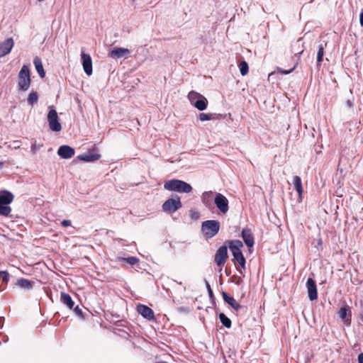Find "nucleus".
I'll return each instance as SVG.
<instances>
[{
	"label": "nucleus",
	"instance_id": "nucleus-1",
	"mask_svg": "<svg viewBox=\"0 0 363 363\" xmlns=\"http://www.w3.org/2000/svg\"><path fill=\"white\" fill-rule=\"evenodd\" d=\"M164 187L168 191L179 193H189L192 190V186L189 184L179 179H171L166 182Z\"/></svg>",
	"mask_w": 363,
	"mask_h": 363
},
{
	"label": "nucleus",
	"instance_id": "nucleus-2",
	"mask_svg": "<svg viewBox=\"0 0 363 363\" xmlns=\"http://www.w3.org/2000/svg\"><path fill=\"white\" fill-rule=\"evenodd\" d=\"M220 223L216 220H208L201 224V231L206 239L213 238L220 230Z\"/></svg>",
	"mask_w": 363,
	"mask_h": 363
},
{
	"label": "nucleus",
	"instance_id": "nucleus-3",
	"mask_svg": "<svg viewBox=\"0 0 363 363\" xmlns=\"http://www.w3.org/2000/svg\"><path fill=\"white\" fill-rule=\"evenodd\" d=\"M14 196L8 191H4L0 194V215L9 216L11 212L9 204L13 201Z\"/></svg>",
	"mask_w": 363,
	"mask_h": 363
},
{
	"label": "nucleus",
	"instance_id": "nucleus-4",
	"mask_svg": "<svg viewBox=\"0 0 363 363\" xmlns=\"http://www.w3.org/2000/svg\"><path fill=\"white\" fill-rule=\"evenodd\" d=\"M18 85L20 90L27 91L30 86V70L27 65H23L18 73Z\"/></svg>",
	"mask_w": 363,
	"mask_h": 363
},
{
	"label": "nucleus",
	"instance_id": "nucleus-5",
	"mask_svg": "<svg viewBox=\"0 0 363 363\" xmlns=\"http://www.w3.org/2000/svg\"><path fill=\"white\" fill-rule=\"evenodd\" d=\"M47 120L49 128L52 131L60 132L62 130V125L59 121L57 112L53 106H49Z\"/></svg>",
	"mask_w": 363,
	"mask_h": 363
},
{
	"label": "nucleus",
	"instance_id": "nucleus-6",
	"mask_svg": "<svg viewBox=\"0 0 363 363\" xmlns=\"http://www.w3.org/2000/svg\"><path fill=\"white\" fill-rule=\"evenodd\" d=\"M182 208V203L179 197L167 199L162 204V210L164 212L172 213Z\"/></svg>",
	"mask_w": 363,
	"mask_h": 363
},
{
	"label": "nucleus",
	"instance_id": "nucleus-7",
	"mask_svg": "<svg viewBox=\"0 0 363 363\" xmlns=\"http://www.w3.org/2000/svg\"><path fill=\"white\" fill-rule=\"evenodd\" d=\"M214 203L219 211L225 214L229 210L228 200L220 193H216L214 197Z\"/></svg>",
	"mask_w": 363,
	"mask_h": 363
},
{
	"label": "nucleus",
	"instance_id": "nucleus-8",
	"mask_svg": "<svg viewBox=\"0 0 363 363\" xmlns=\"http://www.w3.org/2000/svg\"><path fill=\"white\" fill-rule=\"evenodd\" d=\"M306 286L308 291V298L311 301L316 300L318 298V292L315 281L312 278H308L306 281Z\"/></svg>",
	"mask_w": 363,
	"mask_h": 363
},
{
	"label": "nucleus",
	"instance_id": "nucleus-9",
	"mask_svg": "<svg viewBox=\"0 0 363 363\" xmlns=\"http://www.w3.org/2000/svg\"><path fill=\"white\" fill-rule=\"evenodd\" d=\"M228 256V249L227 247L225 245L221 246L218 248L217 250L216 255H215V262L218 266H222L224 264L225 259Z\"/></svg>",
	"mask_w": 363,
	"mask_h": 363
},
{
	"label": "nucleus",
	"instance_id": "nucleus-10",
	"mask_svg": "<svg viewBox=\"0 0 363 363\" xmlns=\"http://www.w3.org/2000/svg\"><path fill=\"white\" fill-rule=\"evenodd\" d=\"M81 58L84 72L87 75H91L92 74V60L91 56L89 54L82 52Z\"/></svg>",
	"mask_w": 363,
	"mask_h": 363
},
{
	"label": "nucleus",
	"instance_id": "nucleus-11",
	"mask_svg": "<svg viewBox=\"0 0 363 363\" xmlns=\"http://www.w3.org/2000/svg\"><path fill=\"white\" fill-rule=\"evenodd\" d=\"M13 45L14 42L11 38H7L4 41L1 42L0 43V57H4L10 53Z\"/></svg>",
	"mask_w": 363,
	"mask_h": 363
},
{
	"label": "nucleus",
	"instance_id": "nucleus-12",
	"mask_svg": "<svg viewBox=\"0 0 363 363\" xmlns=\"http://www.w3.org/2000/svg\"><path fill=\"white\" fill-rule=\"evenodd\" d=\"M74 149L69 145H62L57 150L58 155L62 159H69L74 155Z\"/></svg>",
	"mask_w": 363,
	"mask_h": 363
},
{
	"label": "nucleus",
	"instance_id": "nucleus-13",
	"mask_svg": "<svg viewBox=\"0 0 363 363\" xmlns=\"http://www.w3.org/2000/svg\"><path fill=\"white\" fill-rule=\"evenodd\" d=\"M130 54V50L128 48H116L113 49L110 53L109 56L113 59H119L121 57L128 58Z\"/></svg>",
	"mask_w": 363,
	"mask_h": 363
},
{
	"label": "nucleus",
	"instance_id": "nucleus-14",
	"mask_svg": "<svg viewBox=\"0 0 363 363\" xmlns=\"http://www.w3.org/2000/svg\"><path fill=\"white\" fill-rule=\"evenodd\" d=\"M137 311L139 314L147 320H152L154 318L153 311L145 305H138L137 306Z\"/></svg>",
	"mask_w": 363,
	"mask_h": 363
},
{
	"label": "nucleus",
	"instance_id": "nucleus-15",
	"mask_svg": "<svg viewBox=\"0 0 363 363\" xmlns=\"http://www.w3.org/2000/svg\"><path fill=\"white\" fill-rule=\"evenodd\" d=\"M242 238L248 247H253L255 244L254 236L249 228H243L242 230Z\"/></svg>",
	"mask_w": 363,
	"mask_h": 363
},
{
	"label": "nucleus",
	"instance_id": "nucleus-16",
	"mask_svg": "<svg viewBox=\"0 0 363 363\" xmlns=\"http://www.w3.org/2000/svg\"><path fill=\"white\" fill-rule=\"evenodd\" d=\"M101 157V155L89 152L87 153L80 155L77 157L79 160L84 161L86 162H91L98 160Z\"/></svg>",
	"mask_w": 363,
	"mask_h": 363
},
{
	"label": "nucleus",
	"instance_id": "nucleus-17",
	"mask_svg": "<svg viewBox=\"0 0 363 363\" xmlns=\"http://www.w3.org/2000/svg\"><path fill=\"white\" fill-rule=\"evenodd\" d=\"M202 203L207 208H210L212 205L213 198V192L212 191H205L202 194L201 197Z\"/></svg>",
	"mask_w": 363,
	"mask_h": 363
},
{
	"label": "nucleus",
	"instance_id": "nucleus-18",
	"mask_svg": "<svg viewBox=\"0 0 363 363\" xmlns=\"http://www.w3.org/2000/svg\"><path fill=\"white\" fill-rule=\"evenodd\" d=\"M224 301L228 303L233 309L238 311L241 308V305L232 296H228L225 292L222 294Z\"/></svg>",
	"mask_w": 363,
	"mask_h": 363
},
{
	"label": "nucleus",
	"instance_id": "nucleus-19",
	"mask_svg": "<svg viewBox=\"0 0 363 363\" xmlns=\"http://www.w3.org/2000/svg\"><path fill=\"white\" fill-rule=\"evenodd\" d=\"M34 284L33 281H31L27 279L21 278L17 280L16 285L23 289L30 290L33 288Z\"/></svg>",
	"mask_w": 363,
	"mask_h": 363
},
{
	"label": "nucleus",
	"instance_id": "nucleus-20",
	"mask_svg": "<svg viewBox=\"0 0 363 363\" xmlns=\"http://www.w3.org/2000/svg\"><path fill=\"white\" fill-rule=\"evenodd\" d=\"M60 301L63 304L67 306L69 309L73 308L74 302L73 301L72 297L69 294H67L65 292H62L61 295H60Z\"/></svg>",
	"mask_w": 363,
	"mask_h": 363
},
{
	"label": "nucleus",
	"instance_id": "nucleus-21",
	"mask_svg": "<svg viewBox=\"0 0 363 363\" xmlns=\"http://www.w3.org/2000/svg\"><path fill=\"white\" fill-rule=\"evenodd\" d=\"M33 64L35 65V69L39 74L40 77L41 78H43L45 77V72L43 69V66L42 63V60L40 57H35L33 60Z\"/></svg>",
	"mask_w": 363,
	"mask_h": 363
},
{
	"label": "nucleus",
	"instance_id": "nucleus-22",
	"mask_svg": "<svg viewBox=\"0 0 363 363\" xmlns=\"http://www.w3.org/2000/svg\"><path fill=\"white\" fill-rule=\"evenodd\" d=\"M199 98V99L195 101L194 106L199 111H203L207 108L208 101L203 95H201Z\"/></svg>",
	"mask_w": 363,
	"mask_h": 363
},
{
	"label": "nucleus",
	"instance_id": "nucleus-23",
	"mask_svg": "<svg viewBox=\"0 0 363 363\" xmlns=\"http://www.w3.org/2000/svg\"><path fill=\"white\" fill-rule=\"evenodd\" d=\"M233 260L237 262L239 265L241 267L242 269H238L239 272L242 274V270H245V259L242 255V253H240L237 255H235L233 257Z\"/></svg>",
	"mask_w": 363,
	"mask_h": 363
},
{
	"label": "nucleus",
	"instance_id": "nucleus-24",
	"mask_svg": "<svg viewBox=\"0 0 363 363\" xmlns=\"http://www.w3.org/2000/svg\"><path fill=\"white\" fill-rule=\"evenodd\" d=\"M293 183L294 185V188L296 190L297 193L298 194L299 196H301L303 189L302 186L301 177L298 176L294 177Z\"/></svg>",
	"mask_w": 363,
	"mask_h": 363
},
{
	"label": "nucleus",
	"instance_id": "nucleus-25",
	"mask_svg": "<svg viewBox=\"0 0 363 363\" xmlns=\"http://www.w3.org/2000/svg\"><path fill=\"white\" fill-rule=\"evenodd\" d=\"M201 94L196 92V91H191L189 94H188V99L189 100L192 106H194V103L195 101H196V100L199 99L201 97Z\"/></svg>",
	"mask_w": 363,
	"mask_h": 363
},
{
	"label": "nucleus",
	"instance_id": "nucleus-26",
	"mask_svg": "<svg viewBox=\"0 0 363 363\" xmlns=\"http://www.w3.org/2000/svg\"><path fill=\"white\" fill-rule=\"evenodd\" d=\"M219 319L225 328H230L231 327V320L224 313L219 314Z\"/></svg>",
	"mask_w": 363,
	"mask_h": 363
},
{
	"label": "nucleus",
	"instance_id": "nucleus-27",
	"mask_svg": "<svg viewBox=\"0 0 363 363\" xmlns=\"http://www.w3.org/2000/svg\"><path fill=\"white\" fill-rule=\"evenodd\" d=\"M38 100V94L36 91H31L28 97V103L33 106V104H36Z\"/></svg>",
	"mask_w": 363,
	"mask_h": 363
},
{
	"label": "nucleus",
	"instance_id": "nucleus-28",
	"mask_svg": "<svg viewBox=\"0 0 363 363\" xmlns=\"http://www.w3.org/2000/svg\"><path fill=\"white\" fill-rule=\"evenodd\" d=\"M240 72L242 76L246 75L248 73L249 67L248 64L245 61H242L239 65Z\"/></svg>",
	"mask_w": 363,
	"mask_h": 363
},
{
	"label": "nucleus",
	"instance_id": "nucleus-29",
	"mask_svg": "<svg viewBox=\"0 0 363 363\" xmlns=\"http://www.w3.org/2000/svg\"><path fill=\"white\" fill-rule=\"evenodd\" d=\"M242 247V242L238 240H232L229 242V248H235L240 250Z\"/></svg>",
	"mask_w": 363,
	"mask_h": 363
},
{
	"label": "nucleus",
	"instance_id": "nucleus-30",
	"mask_svg": "<svg viewBox=\"0 0 363 363\" xmlns=\"http://www.w3.org/2000/svg\"><path fill=\"white\" fill-rule=\"evenodd\" d=\"M118 259L125 261L130 265H134L137 264L139 261V259L135 257H129L127 258L118 257Z\"/></svg>",
	"mask_w": 363,
	"mask_h": 363
},
{
	"label": "nucleus",
	"instance_id": "nucleus-31",
	"mask_svg": "<svg viewBox=\"0 0 363 363\" xmlns=\"http://www.w3.org/2000/svg\"><path fill=\"white\" fill-rule=\"evenodd\" d=\"M199 120L201 121H210L214 118L213 113H201L199 116Z\"/></svg>",
	"mask_w": 363,
	"mask_h": 363
},
{
	"label": "nucleus",
	"instance_id": "nucleus-32",
	"mask_svg": "<svg viewBox=\"0 0 363 363\" xmlns=\"http://www.w3.org/2000/svg\"><path fill=\"white\" fill-rule=\"evenodd\" d=\"M324 55V48L322 45L319 47L318 54H317V61L318 64H320L323 62V57Z\"/></svg>",
	"mask_w": 363,
	"mask_h": 363
},
{
	"label": "nucleus",
	"instance_id": "nucleus-33",
	"mask_svg": "<svg viewBox=\"0 0 363 363\" xmlns=\"http://www.w3.org/2000/svg\"><path fill=\"white\" fill-rule=\"evenodd\" d=\"M347 311H348V309L347 307H341L339 312H338V314H339V316L340 318L342 319V320H345L346 319V317H347Z\"/></svg>",
	"mask_w": 363,
	"mask_h": 363
},
{
	"label": "nucleus",
	"instance_id": "nucleus-34",
	"mask_svg": "<svg viewBox=\"0 0 363 363\" xmlns=\"http://www.w3.org/2000/svg\"><path fill=\"white\" fill-rule=\"evenodd\" d=\"M0 279H1L3 282L7 283L9 279V274L6 272L1 271L0 272Z\"/></svg>",
	"mask_w": 363,
	"mask_h": 363
},
{
	"label": "nucleus",
	"instance_id": "nucleus-35",
	"mask_svg": "<svg viewBox=\"0 0 363 363\" xmlns=\"http://www.w3.org/2000/svg\"><path fill=\"white\" fill-rule=\"evenodd\" d=\"M190 217L192 219L196 220V219H198L200 217V214H199V212H197V211H196L194 210H191L190 211Z\"/></svg>",
	"mask_w": 363,
	"mask_h": 363
},
{
	"label": "nucleus",
	"instance_id": "nucleus-36",
	"mask_svg": "<svg viewBox=\"0 0 363 363\" xmlns=\"http://www.w3.org/2000/svg\"><path fill=\"white\" fill-rule=\"evenodd\" d=\"M42 147L40 145H37L35 143H33L31 145V151L33 154H35L36 152Z\"/></svg>",
	"mask_w": 363,
	"mask_h": 363
},
{
	"label": "nucleus",
	"instance_id": "nucleus-37",
	"mask_svg": "<svg viewBox=\"0 0 363 363\" xmlns=\"http://www.w3.org/2000/svg\"><path fill=\"white\" fill-rule=\"evenodd\" d=\"M74 313L79 316V317H82V309L79 307V306H77L74 308Z\"/></svg>",
	"mask_w": 363,
	"mask_h": 363
},
{
	"label": "nucleus",
	"instance_id": "nucleus-38",
	"mask_svg": "<svg viewBox=\"0 0 363 363\" xmlns=\"http://www.w3.org/2000/svg\"><path fill=\"white\" fill-rule=\"evenodd\" d=\"M231 252H232V255L234 257L235 255H237L240 253H241V250H239V249H235V248H230Z\"/></svg>",
	"mask_w": 363,
	"mask_h": 363
},
{
	"label": "nucleus",
	"instance_id": "nucleus-39",
	"mask_svg": "<svg viewBox=\"0 0 363 363\" xmlns=\"http://www.w3.org/2000/svg\"><path fill=\"white\" fill-rule=\"evenodd\" d=\"M61 223H62V226L68 227V226L71 225V220H63Z\"/></svg>",
	"mask_w": 363,
	"mask_h": 363
},
{
	"label": "nucleus",
	"instance_id": "nucleus-40",
	"mask_svg": "<svg viewBox=\"0 0 363 363\" xmlns=\"http://www.w3.org/2000/svg\"><path fill=\"white\" fill-rule=\"evenodd\" d=\"M358 362L359 363H363V352L360 353L358 355Z\"/></svg>",
	"mask_w": 363,
	"mask_h": 363
},
{
	"label": "nucleus",
	"instance_id": "nucleus-41",
	"mask_svg": "<svg viewBox=\"0 0 363 363\" xmlns=\"http://www.w3.org/2000/svg\"><path fill=\"white\" fill-rule=\"evenodd\" d=\"M359 21H360V25L362 26H363V11L360 13Z\"/></svg>",
	"mask_w": 363,
	"mask_h": 363
},
{
	"label": "nucleus",
	"instance_id": "nucleus-42",
	"mask_svg": "<svg viewBox=\"0 0 363 363\" xmlns=\"http://www.w3.org/2000/svg\"><path fill=\"white\" fill-rule=\"evenodd\" d=\"M207 288H208V290L209 295L211 296L213 292H212V290H211V286H210L208 283H207Z\"/></svg>",
	"mask_w": 363,
	"mask_h": 363
},
{
	"label": "nucleus",
	"instance_id": "nucleus-43",
	"mask_svg": "<svg viewBox=\"0 0 363 363\" xmlns=\"http://www.w3.org/2000/svg\"><path fill=\"white\" fill-rule=\"evenodd\" d=\"M291 72V70H290V71L281 70V73H284V74H289Z\"/></svg>",
	"mask_w": 363,
	"mask_h": 363
},
{
	"label": "nucleus",
	"instance_id": "nucleus-44",
	"mask_svg": "<svg viewBox=\"0 0 363 363\" xmlns=\"http://www.w3.org/2000/svg\"><path fill=\"white\" fill-rule=\"evenodd\" d=\"M4 163L2 162H0V169L4 167Z\"/></svg>",
	"mask_w": 363,
	"mask_h": 363
},
{
	"label": "nucleus",
	"instance_id": "nucleus-45",
	"mask_svg": "<svg viewBox=\"0 0 363 363\" xmlns=\"http://www.w3.org/2000/svg\"><path fill=\"white\" fill-rule=\"evenodd\" d=\"M242 281V279H239V280H238V281H237V284H239V283H240V281Z\"/></svg>",
	"mask_w": 363,
	"mask_h": 363
},
{
	"label": "nucleus",
	"instance_id": "nucleus-46",
	"mask_svg": "<svg viewBox=\"0 0 363 363\" xmlns=\"http://www.w3.org/2000/svg\"><path fill=\"white\" fill-rule=\"evenodd\" d=\"M19 147V145H15V148Z\"/></svg>",
	"mask_w": 363,
	"mask_h": 363
},
{
	"label": "nucleus",
	"instance_id": "nucleus-47",
	"mask_svg": "<svg viewBox=\"0 0 363 363\" xmlns=\"http://www.w3.org/2000/svg\"><path fill=\"white\" fill-rule=\"evenodd\" d=\"M19 147V145H15V148Z\"/></svg>",
	"mask_w": 363,
	"mask_h": 363
},
{
	"label": "nucleus",
	"instance_id": "nucleus-48",
	"mask_svg": "<svg viewBox=\"0 0 363 363\" xmlns=\"http://www.w3.org/2000/svg\"><path fill=\"white\" fill-rule=\"evenodd\" d=\"M159 363H167V362H160Z\"/></svg>",
	"mask_w": 363,
	"mask_h": 363
},
{
	"label": "nucleus",
	"instance_id": "nucleus-49",
	"mask_svg": "<svg viewBox=\"0 0 363 363\" xmlns=\"http://www.w3.org/2000/svg\"><path fill=\"white\" fill-rule=\"evenodd\" d=\"M38 1H43L44 0H38Z\"/></svg>",
	"mask_w": 363,
	"mask_h": 363
}]
</instances>
